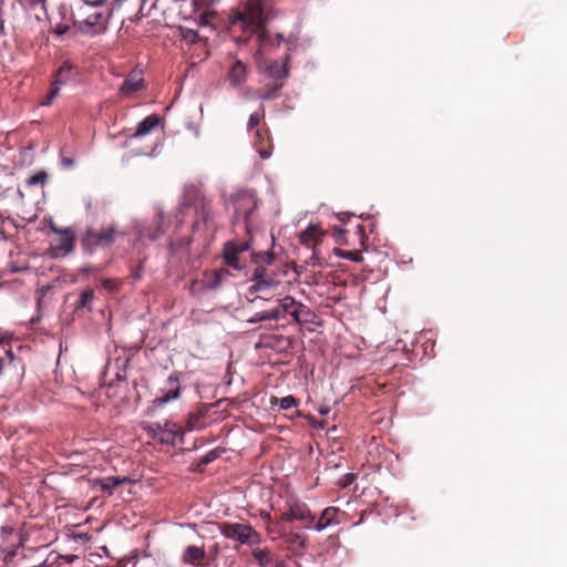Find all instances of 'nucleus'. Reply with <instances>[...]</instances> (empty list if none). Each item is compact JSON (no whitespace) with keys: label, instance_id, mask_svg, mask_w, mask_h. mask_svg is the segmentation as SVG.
Instances as JSON below:
<instances>
[{"label":"nucleus","instance_id":"f257e3e1","mask_svg":"<svg viewBox=\"0 0 567 567\" xmlns=\"http://www.w3.org/2000/svg\"><path fill=\"white\" fill-rule=\"evenodd\" d=\"M290 53H286L282 62H279L278 60H270L266 64L262 71L264 75L267 79L272 80V83L266 84L258 91V97L260 100L271 101L280 96V91L290 75Z\"/></svg>","mask_w":567,"mask_h":567},{"label":"nucleus","instance_id":"f03ea898","mask_svg":"<svg viewBox=\"0 0 567 567\" xmlns=\"http://www.w3.org/2000/svg\"><path fill=\"white\" fill-rule=\"evenodd\" d=\"M120 235L122 233L118 231L117 226L114 224L101 227L100 229L89 226L82 234L80 243L84 252L91 255L97 249L111 247Z\"/></svg>","mask_w":567,"mask_h":567},{"label":"nucleus","instance_id":"7ed1b4c3","mask_svg":"<svg viewBox=\"0 0 567 567\" xmlns=\"http://www.w3.org/2000/svg\"><path fill=\"white\" fill-rule=\"evenodd\" d=\"M278 306L272 308L274 312H278V320L291 317L292 321L303 324H317L318 316L308 306L297 301L291 296H285L278 299Z\"/></svg>","mask_w":567,"mask_h":567},{"label":"nucleus","instance_id":"20e7f679","mask_svg":"<svg viewBox=\"0 0 567 567\" xmlns=\"http://www.w3.org/2000/svg\"><path fill=\"white\" fill-rule=\"evenodd\" d=\"M80 79V69L76 64L69 60L61 63L53 74L51 87L41 101L42 105H51L58 97L60 90L63 85L74 84Z\"/></svg>","mask_w":567,"mask_h":567},{"label":"nucleus","instance_id":"39448f33","mask_svg":"<svg viewBox=\"0 0 567 567\" xmlns=\"http://www.w3.org/2000/svg\"><path fill=\"white\" fill-rule=\"evenodd\" d=\"M262 0H247L243 9L233 10L229 19L233 24L241 23L244 29L257 32L265 28L262 25Z\"/></svg>","mask_w":567,"mask_h":567},{"label":"nucleus","instance_id":"423d86ee","mask_svg":"<svg viewBox=\"0 0 567 567\" xmlns=\"http://www.w3.org/2000/svg\"><path fill=\"white\" fill-rule=\"evenodd\" d=\"M220 534L228 539L238 542L240 545H260L262 536L249 524L224 522L219 524Z\"/></svg>","mask_w":567,"mask_h":567},{"label":"nucleus","instance_id":"0eeeda50","mask_svg":"<svg viewBox=\"0 0 567 567\" xmlns=\"http://www.w3.org/2000/svg\"><path fill=\"white\" fill-rule=\"evenodd\" d=\"M257 33V39L259 43L260 50L266 53H271L277 50L281 44H285L287 52L290 53L295 51L299 43V37L295 33H289L287 37L282 33L278 32L275 35H271L269 30L265 27L260 29Z\"/></svg>","mask_w":567,"mask_h":567},{"label":"nucleus","instance_id":"6e6552de","mask_svg":"<svg viewBox=\"0 0 567 567\" xmlns=\"http://www.w3.org/2000/svg\"><path fill=\"white\" fill-rule=\"evenodd\" d=\"M234 203V216L231 224L238 226L244 224L245 229L249 231L250 228V215L257 207V200L255 196L249 192H239L233 197Z\"/></svg>","mask_w":567,"mask_h":567},{"label":"nucleus","instance_id":"1a4fd4ad","mask_svg":"<svg viewBox=\"0 0 567 567\" xmlns=\"http://www.w3.org/2000/svg\"><path fill=\"white\" fill-rule=\"evenodd\" d=\"M298 520L303 524V528H312V523L316 520V515L311 513L306 503L302 502H287L286 509L280 514L278 522H293Z\"/></svg>","mask_w":567,"mask_h":567},{"label":"nucleus","instance_id":"9d476101","mask_svg":"<svg viewBox=\"0 0 567 567\" xmlns=\"http://www.w3.org/2000/svg\"><path fill=\"white\" fill-rule=\"evenodd\" d=\"M1 550L4 554V560L11 561L17 555L19 548L23 546L27 537L21 533H16L11 526H2L1 530Z\"/></svg>","mask_w":567,"mask_h":567},{"label":"nucleus","instance_id":"9b49d317","mask_svg":"<svg viewBox=\"0 0 567 567\" xmlns=\"http://www.w3.org/2000/svg\"><path fill=\"white\" fill-rule=\"evenodd\" d=\"M109 16L103 12H95L89 14L85 19L81 21H75L74 25L78 30L91 37L102 34L106 31L109 24Z\"/></svg>","mask_w":567,"mask_h":567},{"label":"nucleus","instance_id":"f8f14e48","mask_svg":"<svg viewBox=\"0 0 567 567\" xmlns=\"http://www.w3.org/2000/svg\"><path fill=\"white\" fill-rule=\"evenodd\" d=\"M251 241L246 240L243 243H236L228 240L223 246V258L224 262L235 270H243L244 265L240 262V255L250 249Z\"/></svg>","mask_w":567,"mask_h":567},{"label":"nucleus","instance_id":"ddd939ff","mask_svg":"<svg viewBox=\"0 0 567 567\" xmlns=\"http://www.w3.org/2000/svg\"><path fill=\"white\" fill-rule=\"evenodd\" d=\"M251 281L254 284L248 289L250 295L276 288L279 285V280L276 279L275 272L268 271L267 267L262 266L254 268Z\"/></svg>","mask_w":567,"mask_h":567},{"label":"nucleus","instance_id":"4468645a","mask_svg":"<svg viewBox=\"0 0 567 567\" xmlns=\"http://www.w3.org/2000/svg\"><path fill=\"white\" fill-rule=\"evenodd\" d=\"M347 516V513L340 508L336 506H329L321 512L318 518L316 517L311 529H315L316 532H322L329 527L338 526L344 523Z\"/></svg>","mask_w":567,"mask_h":567},{"label":"nucleus","instance_id":"2eb2a0df","mask_svg":"<svg viewBox=\"0 0 567 567\" xmlns=\"http://www.w3.org/2000/svg\"><path fill=\"white\" fill-rule=\"evenodd\" d=\"M134 482L130 476H106L92 480L91 485L93 488H99L102 495L111 497L117 487Z\"/></svg>","mask_w":567,"mask_h":567},{"label":"nucleus","instance_id":"dca6fc26","mask_svg":"<svg viewBox=\"0 0 567 567\" xmlns=\"http://www.w3.org/2000/svg\"><path fill=\"white\" fill-rule=\"evenodd\" d=\"M167 388L162 389V395L152 401L154 408L163 406L164 404L176 400L181 395V384L177 373H173L167 378Z\"/></svg>","mask_w":567,"mask_h":567},{"label":"nucleus","instance_id":"f3484780","mask_svg":"<svg viewBox=\"0 0 567 567\" xmlns=\"http://www.w3.org/2000/svg\"><path fill=\"white\" fill-rule=\"evenodd\" d=\"M210 409L212 405L204 404L196 411L189 412L185 424L186 432L205 429L212 422Z\"/></svg>","mask_w":567,"mask_h":567},{"label":"nucleus","instance_id":"a211bd4d","mask_svg":"<svg viewBox=\"0 0 567 567\" xmlns=\"http://www.w3.org/2000/svg\"><path fill=\"white\" fill-rule=\"evenodd\" d=\"M162 434L158 436V441L162 444L175 445L183 442V436L186 432L185 427H181L175 422L165 421L162 424Z\"/></svg>","mask_w":567,"mask_h":567},{"label":"nucleus","instance_id":"6ab92c4d","mask_svg":"<svg viewBox=\"0 0 567 567\" xmlns=\"http://www.w3.org/2000/svg\"><path fill=\"white\" fill-rule=\"evenodd\" d=\"M260 343L262 347L275 350L279 353L287 352L292 347L291 338L282 334L261 336Z\"/></svg>","mask_w":567,"mask_h":567},{"label":"nucleus","instance_id":"aec40b11","mask_svg":"<svg viewBox=\"0 0 567 567\" xmlns=\"http://www.w3.org/2000/svg\"><path fill=\"white\" fill-rule=\"evenodd\" d=\"M324 235L326 233L322 230L320 225L310 224L299 234V241L301 245L315 249Z\"/></svg>","mask_w":567,"mask_h":567},{"label":"nucleus","instance_id":"412c9836","mask_svg":"<svg viewBox=\"0 0 567 567\" xmlns=\"http://www.w3.org/2000/svg\"><path fill=\"white\" fill-rule=\"evenodd\" d=\"M207 554L204 547H198L195 545L187 546L182 554V561L186 565H192L195 567H203L205 564L203 561L206 559Z\"/></svg>","mask_w":567,"mask_h":567},{"label":"nucleus","instance_id":"4be33fe9","mask_svg":"<svg viewBox=\"0 0 567 567\" xmlns=\"http://www.w3.org/2000/svg\"><path fill=\"white\" fill-rule=\"evenodd\" d=\"M145 87V82L142 72L133 71L123 81L120 93L123 95H131Z\"/></svg>","mask_w":567,"mask_h":567},{"label":"nucleus","instance_id":"5701e85b","mask_svg":"<svg viewBox=\"0 0 567 567\" xmlns=\"http://www.w3.org/2000/svg\"><path fill=\"white\" fill-rule=\"evenodd\" d=\"M255 148L262 159L270 157L272 153V143L268 130L260 128L255 133Z\"/></svg>","mask_w":567,"mask_h":567},{"label":"nucleus","instance_id":"b1692460","mask_svg":"<svg viewBox=\"0 0 567 567\" xmlns=\"http://www.w3.org/2000/svg\"><path fill=\"white\" fill-rule=\"evenodd\" d=\"M4 268L10 275L27 271L30 269V266L29 260L24 254L11 250L9 254V260L7 261Z\"/></svg>","mask_w":567,"mask_h":567},{"label":"nucleus","instance_id":"393cba45","mask_svg":"<svg viewBox=\"0 0 567 567\" xmlns=\"http://www.w3.org/2000/svg\"><path fill=\"white\" fill-rule=\"evenodd\" d=\"M75 233L72 228L66 227L63 235L60 236V243L52 249L55 251L54 256H66L74 250Z\"/></svg>","mask_w":567,"mask_h":567},{"label":"nucleus","instance_id":"a878e982","mask_svg":"<svg viewBox=\"0 0 567 567\" xmlns=\"http://www.w3.org/2000/svg\"><path fill=\"white\" fill-rule=\"evenodd\" d=\"M248 75V66L239 60H235L228 70V80L234 87L246 82Z\"/></svg>","mask_w":567,"mask_h":567},{"label":"nucleus","instance_id":"bb28decb","mask_svg":"<svg viewBox=\"0 0 567 567\" xmlns=\"http://www.w3.org/2000/svg\"><path fill=\"white\" fill-rule=\"evenodd\" d=\"M196 223L202 221L207 225L213 219L212 200L205 196H199L195 203Z\"/></svg>","mask_w":567,"mask_h":567},{"label":"nucleus","instance_id":"cd10ccee","mask_svg":"<svg viewBox=\"0 0 567 567\" xmlns=\"http://www.w3.org/2000/svg\"><path fill=\"white\" fill-rule=\"evenodd\" d=\"M285 542L296 553H301L307 547V537L299 532L289 530L285 534Z\"/></svg>","mask_w":567,"mask_h":567},{"label":"nucleus","instance_id":"c85d7f7f","mask_svg":"<svg viewBox=\"0 0 567 567\" xmlns=\"http://www.w3.org/2000/svg\"><path fill=\"white\" fill-rule=\"evenodd\" d=\"M95 299V292L94 289L91 287H86L83 289L80 295L79 299L76 300L74 305L75 311L86 310L87 312L92 311L93 301Z\"/></svg>","mask_w":567,"mask_h":567},{"label":"nucleus","instance_id":"c756f323","mask_svg":"<svg viewBox=\"0 0 567 567\" xmlns=\"http://www.w3.org/2000/svg\"><path fill=\"white\" fill-rule=\"evenodd\" d=\"M161 117L157 114H152L145 117L142 122L136 125L135 132L132 137H141L148 134L156 126H158Z\"/></svg>","mask_w":567,"mask_h":567},{"label":"nucleus","instance_id":"7c9ffc66","mask_svg":"<svg viewBox=\"0 0 567 567\" xmlns=\"http://www.w3.org/2000/svg\"><path fill=\"white\" fill-rule=\"evenodd\" d=\"M251 556L260 567H268L272 564V553L267 547L252 546Z\"/></svg>","mask_w":567,"mask_h":567},{"label":"nucleus","instance_id":"2f4dec72","mask_svg":"<svg viewBox=\"0 0 567 567\" xmlns=\"http://www.w3.org/2000/svg\"><path fill=\"white\" fill-rule=\"evenodd\" d=\"M276 256L275 252L269 249L267 251H252L251 252V262L255 267H267L271 266L275 262Z\"/></svg>","mask_w":567,"mask_h":567},{"label":"nucleus","instance_id":"473e14b6","mask_svg":"<svg viewBox=\"0 0 567 567\" xmlns=\"http://www.w3.org/2000/svg\"><path fill=\"white\" fill-rule=\"evenodd\" d=\"M227 275L228 271L225 269L214 270L210 275H206V286L209 289L217 288L218 286H220V284L223 282Z\"/></svg>","mask_w":567,"mask_h":567},{"label":"nucleus","instance_id":"72a5a7b5","mask_svg":"<svg viewBox=\"0 0 567 567\" xmlns=\"http://www.w3.org/2000/svg\"><path fill=\"white\" fill-rule=\"evenodd\" d=\"M299 401L291 394L284 396L281 399H278L277 396H271L270 399V405L274 406L276 404H279L280 410H289L291 408H297Z\"/></svg>","mask_w":567,"mask_h":567},{"label":"nucleus","instance_id":"f704fd0d","mask_svg":"<svg viewBox=\"0 0 567 567\" xmlns=\"http://www.w3.org/2000/svg\"><path fill=\"white\" fill-rule=\"evenodd\" d=\"M192 243V238L188 236L178 237L175 239H169L167 244V248L171 254H175L178 250L182 249H188L189 245Z\"/></svg>","mask_w":567,"mask_h":567},{"label":"nucleus","instance_id":"c9c22d12","mask_svg":"<svg viewBox=\"0 0 567 567\" xmlns=\"http://www.w3.org/2000/svg\"><path fill=\"white\" fill-rule=\"evenodd\" d=\"M153 223L155 225V231L146 234L145 236L148 237L152 240H155L161 235H163L166 231L165 223H164V214L162 212H158L155 214Z\"/></svg>","mask_w":567,"mask_h":567},{"label":"nucleus","instance_id":"e433bc0d","mask_svg":"<svg viewBox=\"0 0 567 567\" xmlns=\"http://www.w3.org/2000/svg\"><path fill=\"white\" fill-rule=\"evenodd\" d=\"M265 320H276L278 321V312H274L272 309L265 310L261 312L255 313L251 318L247 319V322L249 323H257L259 321Z\"/></svg>","mask_w":567,"mask_h":567},{"label":"nucleus","instance_id":"4c0bfd02","mask_svg":"<svg viewBox=\"0 0 567 567\" xmlns=\"http://www.w3.org/2000/svg\"><path fill=\"white\" fill-rule=\"evenodd\" d=\"M142 429L145 430L150 437L154 440H158V436L162 434V423H142Z\"/></svg>","mask_w":567,"mask_h":567},{"label":"nucleus","instance_id":"58836bf2","mask_svg":"<svg viewBox=\"0 0 567 567\" xmlns=\"http://www.w3.org/2000/svg\"><path fill=\"white\" fill-rule=\"evenodd\" d=\"M13 361V353L11 349H6L4 346H0V373L4 369L6 364H11Z\"/></svg>","mask_w":567,"mask_h":567},{"label":"nucleus","instance_id":"ea45409f","mask_svg":"<svg viewBox=\"0 0 567 567\" xmlns=\"http://www.w3.org/2000/svg\"><path fill=\"white\" fill-rule=\"evenodd\" d=\"M264 117H265L264 107L261 109L260 112L251 113L249 116L248 123H247V130L249 132L255 130L260 124V122L264 120Z\"/></svg>","mask_w":567,"mask_h":567},{"label":"nucleus","instance_id":"a19ab883","mask_svg":"<svg viewBox=\"0 0 567 567\" xmlns=\"http://www.w3.org/2000/svg\"><path fill=\"white\" fill-rule=\"evenodd\" d=\"M334 254L338 255V256H341L346 259H349L351 261H355V262H359L362 260V257L360 255L359 251H355V250H348V251H343L339 248H334L333 249Z\"/></svg>","mask_w":567,"mask_h":567},{"label":"nucleus","instance_id":"79ce46f5","mask_svg":"<svg viewBox=\"0 0 567 567\" xmlns=\"http://www.w3.org/2000/svg\"><path fill=\"white\" fill-rule=\"evenodd\" d=\"M47 178H48V175L45 172L43 171H40L35 174H33L32 176H30L28 179H27V184L29 186H34V185H43L45 184L47 182Z\"/></svg>","mask_w":567,"mask_h":567},{"label":"nucleus","instance_id":"37998d69","mask_svg":"<svg viewBox=\"0 0 567 567\" xmlns=\"http://www.w3.org/2000/svg\"><path fill=\"white\" fill-rule=\"evenodd\" d=\"M8 271L6 270L4 267L0 268V280L3 279L6 276H8ZM22 285V280L20 279H14V280H2L0 281V288H9V287H12V286H21Z\"/></svg>","mask_w":567,"mask_h":567},{"label":"nucleus","instance_id":"c03bdc74","mask_svg":"<svg viewBox=\"0 0 567 567\" xmlns=\"http://www.w3.org/2000/svg\"><path fill=\"white\" fill-rule=\"evenodd\" d=\"M182 38L187 43H195L198 40V32L192 29H182Z\"/></svg>","mask_w":567,"mask_h":567},{"label":"nucleus","instance_id":"a18cd8bd","mask_svg":"<svg viewBox=\"0 0 567 567\" xmlns=\"http://www.w3.org/2000/svg\"><path fill=\"white\" fill-rule=\"evenodd\" d=\"M45 1L47 0H25L24 2V10H31L37 8L38 6H41L44 11L45 9Z\"/></svg>","mask_w":567,"mask_h":567},{"label":"nucleus","instance_id":"49530a36","mask_svg":"<svg viewBox=\"0 0 567 567\" xmlns=\"http://www.w3.org/2000/svg\"><path fill=\"white\" fill-rule=\"evenodd\" d=\"M217 457L218 453L216 451H210L200 458L199 464L207 465L208 463L215 461Z\"/></svg>","mask_w":567,"mask_h":567},{"label":"nucleus","instance_id":"de8ad7c7","mask_svg":"<svg viewBox=\"0 0 567 567\" xmlns=\"http://www.w3.org/2000/svg\"><path fill=\"white\" fill-rule=\"evenodd\" d=\"M69 25L68 24H64V23H58L56 25L53 27L52 29V32L55 34V35H63L65 34L68 31H69Z\"/></svg>","mask_w":567,"mask_h":567},{"label":"nucleus","instance_id":"09e8293b","mask_svg":"<svg viewBox=\"0 0 567 567\" xmlns=\"http://www.w3.org/2000/svg\"><path fill=\"white\" fill-rule=\"evenodd\" d=\"M74 158L73 157H70V156H64L63 153L61 152V165L62 167L64 168H72L74 166Z\"/></svg>","mask_w":567,"mask_h":567},{"label":"nucleus","instance_id":"8fccbe9b","mask_svg":"<svg viewBox=\"0 0 567 567\" xmlns=\"http://www.w3.org/2000/svg\"><path fill=\"white\" fill-rule=\"evenodd\" d=\"M102 286L105 289L114 290L118 288V282L113 279L106 278L102 280Z\"/></svg>","mask_w":567,"mask_h":567},{"label":"nucleus","instance_id":"3c124183","mask_svg":"<svg viewBox=\"0 0 567 567\" xmlns=\"http://www.w3.org/2000/svg\"><path fill=\"white\" fill-rule=\"evenodd\" d=\"M353 214L349 213V212H341V213H338L337 214V218L341 221V223H347L349 221L350 217L352 216Z\"/></svg>","mask_w":567,"mask_h":567},{"label":"nucleus","instance_id":"603ef678","mask_svg":"<svg viewBox=\"0 0 567 567\" xmlns=\"http://www.w3.org/2000/svg\"><path fill=\"white\" fill-rule=\"evenodd\" d=\"M310 264H311L312 266H321V265H322L321 259H320V258L318 257V255H317V250H316V248H315V249H312V256H311V258H310Z\"/></svg>","mask_w":567,"mask_h":567},{"label":"nucleus","instance_id":"864d4df0","mask_svg":"<svg viewBox=\"0 0 567 567\" xmlns=\"http://www.w3.org/2000/svg\"><path fill=\"white\" fill-rule=\"evenodd\" d=\"M261 518L268 524V526H267L268 534H272L274 530L269 526V524L271 523L270 514L269 513H261Z\"/></svg>","mask_w":567,"mask_h":567},{"label":"nucleus","instance_id":"5fc2aeb1","mask_svg":"<svg viewBox=\"0 0 567 567\" xmlns=\"http://www.w3.org/2000/svg\"><path fill=\"white\" fill-rule=\"evenodd\" d=\"M49 227H50V229H51L54 234H56V235H59V236H62V235H63V230H66V228H61V227L56 226L54 223H50V226H49Z\"/></svg>","mask_w":567,"mask_h":567},{"label":"nucleus","instance_id":"6e6d98bb","mask_svg":"<svg viewBox=\"0 0 567 567\" xmlns=\"http://www.w3.org/2000/svg\"><path fill=\"white\" fill-rule=\"evenodd\" d=\"M82 1L92 7H101L105 3L106 0H82Z\"/></svg>","mask_w":567,"mask_h":567},{"label":"nucleus","instance_id":"4d7b16f0","mask_svg":"<svg viewBox=\"0 0 567 567\" xmlns=\"http://www.w3.org/2000/svg\"><path fill=\"white\" fill-rule=\"evenodd\" d=\"M213 0H193V4L196 8H202L212 3Z\"/></svg>","mask_w":567,"mask_h":567},{"label":"nucleus","instance_id":"13d9d810","mask_svg":"<svg viewBox=\"0 0 567 567\" xmlns=\"http://www.w3.org/2000/svg\"><path fill=\"white\" fill-rule=\"evenodd\" d=\"M2 6H3V1L0 0V35L4 31V21L2 19Z\"/></svg>","mask_w":567,"mask_h":567},{"label":"nucleus","instance_id":"bf43d9fd","mask_svg":"<svg viewBox=\"0 0 567 567\" xmlns=\"http://www.w3.org/2000/svg\"><path fill=\"white\" fill-rule=\"evenodd\" d=\"M318 411L321 415H327L329 413L330 409L328 406H321V408H319Z\"/></svg>","mask_w":567,"mask_h":567},{"label":"nucleus","instance_id":"052dcab7","mask_svg":"<svg viewBox=\"0 0 567 567\" xmlns=\"http://www.w3.org/2000/svg\"><path fill=\"white\" fill-rule=\"evenodd\" d=\"M334 231L337 233L338 236L344 235L347 233L346 229L339 227H334Z\"/></svg>","mask_w":567,"mask_h":567},{"label":"nucleus","instance_id":"680f3d73","mask_svg":"<svg viewBox=\"0 0 567 567\" xmlns=\"http://www.w3.org/2000/svg\"><path fill=\"white\" fill-rule=\"evenodd\" d=\"M312 425H313L315 427L323 429V427H324V422H316V421L313 420Z\"/></svg>","mask_w":567,"mask_h":567},{"label":"nucleus","instance_id":"e2e57ef3","mask_svg":"<svg viewBox=\"0 0 567 567\" xmlns=\"http://www.w3.org/2000/svg\"><path fill=\"white\" fill-rule=\"evenodd\" d=\"M275 567H289V566L285 563V560H279L276 563Z\"/></svg>","mask_w":567,"mask_h":567},{"label":"nucleus","instance_id":"0e129e2a","mask_svg":"<svg viewBox=\"0 0 567 567\" xmlns=\"http://www.w3.org/2000/svg\"><path fill=\"white\" fill-rule=\"evenodd\" d=\"M358 231H359L360 234H363V231H364V226H362V225H358Z\"/></svg>","mask_w":567,"mask_h":567},{"label":"nucleus","instance_id":"69168bd1","mask_svg":"<svg viewBox=\"0 0 567 567\" xmlns=\"http://www.w3.org/2000/svg\"><path fill=\"white\" fill-rule=\"evenodd\" d=\"M22 9H24V2L25 0H16Z\"/></svg>","mask_w":567,"mask_h":567},{"label":"nucleus","instance_id":"338daca9","mask_svg":"<svg viewBox=\"0 0 567 567\" xmlns=\"http://www.w3.org/2000/svg\"><path fill=\"white\" fill-rule=\"evenodd\" d=\"M133 277H134V279H135V280H137V279L140 278V274H138V272H135V274L133 275Z\"/></svg>","mask_w":567,"mask_h":567},{"label":"nucleus","instance_id":"774afa93","mask_svg":"<svg viewBox=\"0 0 567 567\" xmlns=\"http://www.w3.org/2000/svg\"><path fill=\"white\" fill-rule=\"evenodd\" d=\"M76 558V556H73V557H69V561H73V559Z\"/></svg>","mask_w":567,"mask_h":567}]
</instances>
